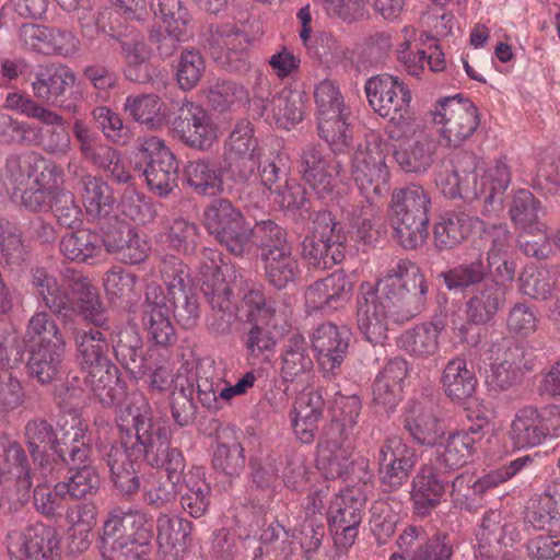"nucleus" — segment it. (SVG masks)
I'll list each match as a JSON object with an SVG mask.
<instances>
[{"label":"nucleus","mask_w":560,"mask_h":560,"mask_svg":"<svg viewBox=\"0 0 560 560\" xmlns=\"http://www.w3.org/2000/svg\"><path fill=\"white\" fill-rule=\"evenodd\" d=\"M132 417V427L136 431V439L139 444V453L152 467L165 466L167 479L173 487H178L183 481L185 459L180 451L170 447V440L165 429L155 428L147 410L136 413L129 412Z\"/></svg>","instance_id":"nucleus-6"},{"label":"nucleus","mask_w":560,"mask_h":560,"mask_svg":"<svg viewBox=\"0 0 560 560\" xmlns=\"http://www.w3.org/2000/svg\"><path fill=\"white\" fill-rule=\"evenodd\" d=\"M62 256L71 261L86 262L100 255L102 245L100 236L86 229L66 233L59 243Z\"/></svg>","instance_id":"nucleus-53"},{"label":"nucleus","mask_w":560,"mask_h":560,"mask_svg":"<svg viewBox=\"0 0 560 560\" xmlns=\"http://www.w3.org/2000/svg\"><path fill=\"white\" fill-rule=\"evenodd\" d=\"M435 447V460L439 469L452 471L471 463L477 454V447L464 433L456 431L444 434L440 438Z\"/></svg>","instance_id":"nucleus-37"},{"label":"nucleus","mask_w":560,"mask_h":560,"mask_svg":"<svg viewBox=\"0 0 560 560\" xmlns=\"http://www.w3.org/2000/svg\"><path fill=\"white\" fill-rule=\"evenodd\" d=\"M365 92L371 107L382 117L401 118L409 108L411 94L398 77L387 73L369 79Z\"/></svg>","instance_id":"nucleus-18"},{"label":"nucleus","mask_w":560,"mask_h":560,"mask_svg":"<svg viewBox=\"0 0 560 560\" xmlns=\"http://www.w3.org/2000/svg\"><path fill=\"white\" fill-rule=\"evenodd\" d=\"M279 364L280 377L284 383L302 382L310 375L313 371V360L304 336L294 334L285 340Z\"/></svg>","instance_id":"nucleus-33"},{"label":"nucleus","mask_w":560,"mask_h":560,"mask_svg":"<svg viewBox=\"0 0 560 560\" xmlns=\"http://www.w3.org/2000/svg\"><path fill=\"white\" fill-rule=\"evenodd\" d=\"M192 532V523L177 515L160 513L156 518V542L165 552L184 551Z\"/></svg>","instance_id":"nucleus-45"},{"label":"nucleus","mask_w":560,"mask_h":560,"mask_svg":"<svg viewBox=\"0 0 560 560\" xmlns=\"http://www.w3.org/2000/svg\"><path fill=\"white\" fill-rule=\"evenodd\" d=\"M527 517L539 529L560 518V481L546 485L539 498L528 506Z\"/></svg>","instance_id":"nucleus-56"},{"label":"nucleus","mask_w":560,"mask_h":560,"mask_svg":"<svg viewBox=\"0 0 560 560\" xmlns=\"http://www.w3.org/2000/svg\"><path fill=\"white\" fill-rule=\"evenodd\" d=\"M432 121L442 143L448 148L464 144L477 130L479 115L469 100L458 96L444 97L431 110Z\"/></svg>","instance_id":"nucleus-9"},{"label":"nucleus","mask_w":560,"mask_h":560,"mask_svg":"<svg viewBox=\"0 0 560 560\" xmlns=\"http://www.w3.org/2000/svg\"><path fill=\"white\" fill-rule=\"evenodd\" d=\"M347 235L329 211L315 214L302 242L303 258L315 268L328 269L345 259Z\"/></svg>","instance_id":"nucleus-8"},{"label":"nucleus","mask_w":560,"mask_h":560,"mask_svg":"<svg viewBox=\"0 0 560 560\" xmlns=\"http://www.w3.org/2000/svg\"><path fill=\"white\" fill-rule=\"evenodd\" d=\"M165 25V32L161 30H151L150 42L158 46L160 52L164 56H171L177 42L185 39L188 27V13L185 11L161 21Z\"/></svg>","instance_id":"nucleus-60"},{"label":"nucleus","mask_w":560,"mask_h":560,"mask_svg":"<svg viewBox=\"0 0 560 560\" xmlns=\"http://www.w3.org/2000/svg\"><path fill=\"white\" fill-rule=\"evenodd\" d=\"M482 259L459 264L441 273L445 287L450 291L464 293L468 289H475L487 279L489 270Z\"/></svg>","instance_id":"nucleus-54"},{"label":"nucleus","mask_w":560,"mask_h":560,"mask_svg":"<svg viewBox=\"0 0 560 560\" xmlns=\"http://www.w3.org/2000/svg\"><path fill=\"white\" fill-rule=\"evenodd\" d=\"M254 110L269 125L290 129L303 119L302 97L298 92L284 90L270 100L253 101Z\"/></svg>","instance_id":"nucleus-28"},{"label":"nucleus","mask_w":560,"mask_h":560,"mask_svg":"<svg viewBox=\"0 0 560 560\" xmlns=\"http://www.w3.org/2000/svg\"><path fill=\"white\" fill-rule=\"evenodd\" d=\"M399 514L387 501H375L371 506L370 526L377 544H385L395 533Z\"/></svg>","instance_id":"nucleus-62"},{"label":"nucleus","mask_w":560,"mask_h":560,"mask_svg":"<svg viewBox=\"0 0 560 560\" xmlns=\"http://www.w3.org/2000/svg\"><path fill=\"white\" fill-rule=\"evenodd\" d=\"M260 155L254 128L247 120L238 121L233 128L224 151V163L232 178L248 183L255 177Z\"/></svg>","instance_id":"nucleus-13"},{"label":"nucleus","mask_w":560,"mask_h":560,"mask_svg":"<svg viewBox=\"0 0 560 560\" xmlns=\"http://www.w3.org/2000/svg\"><path fill=\"white\" fill-rule=\"evenodd\" d=\"M102 242L109 254L116 255L125 264H139L150 252L149 242L144 236L128 223L117 220L104 231Z\"/></svg>","instance_id":"nucleus-25"},{"label":"nucleus","mask_w":560,"mask_h":560,"mask_svg":"<svg viewBox=\"0 0 560 560\" xmlns=\"http://www.w3.org/2000/svg\"><path fill=\"white\" fill-rule=\"evenodd\" d=\"M408 373L406 360H389L377 374L372 388L373 404L384 411H392L401 399L402 384Z\"/></svg>","instance_id":"nucleus-30"},{"label":"nucleus","mask_w":560,"mask_h":560,"mask_svg":"<svg viewBox=\"0 0 560 560\" xmlns=\"http://www.w3.org/2000/svg\"><path fill=\"white\" fill-rule=\"evenodd\" d=\"M65 176L55 183V187L45 197L43 205L30 208L33 212L54 210L55 217L61 226L73 229L82 223L83 212L77 203L74 195L63 187Z\"/></svg>","instance_id":"nucleus-40"},{"label":"nucleus","mask_w":560,"mask_h":560,"mask_svg":"<svg viewBox=\"0 0 560 560\" xmlns=\"http://www.w3.org/2000/svg\"><path fill=\"white\" fill-rule=\"evenodd\" d=\"M477 156L470 152H460L448 163H443L435 175V184L444 196L456 198L460 195L462 173L476 170Z\"/></svg>","instance_id":"nucleus-52"},{"label":"nucleus","mask_w":560,"mask_h":560,"mask_svg":"<svg viewBox=\"0 0 560 560\" xmlns=\"http://www.w3.org/2000/svg\"><path fill=\"white\" fill-rule=\"evenodd\" d=\"M176 136L187 147L210 150L218 141L220 129L212 115L202 106L185 101L173 122Z\"/></svg>","instance_id":"nucleus-15"},{"label":"nucleus","mask_w":560,"mask_h":560,"mask_svg":"<svg viewBox=\"0 0 560 560\" xmlns=\"http://www.w3.org/2000/svg\"><path fill=\"white\" fill-rule=\"evenodd\" d=\"M180 494V505L191 517L199 518L210 506L211 488L202 477L199 467L191 468L183 477V482L174 487Z\"/></svg>","instance_id":"nucleus-41"},{"label":"nucleus","mask_w":560,"mask_h":560,"mask_svg":"<svg viewBox=\"0 0 560 560\" xmlns=\"http://www.w3.org/2000/svg\"><path fill=\"white\" fill-rule=\"evenodd\" d=\"M187 184L199 195L215 196L223 191L222 172L214 161L197 159L184 168Z\"/></svg>","instance_id":"nucleus-47"},{"label":"nucleus","mask_w":560,"mask_h":560,"mask_svg":"<svg viewBox=\"0 0 560 560\" xmlns=\"http://www.w3.org/2000/svg\"><path fill=\"white\" fill-rule=\"evenodd\" d=\"M71 430L72 432L67 431L63 434V444L68 446L70 463L74 466L81 464L83 466L72 468L68 481L61 485L66 486L68 497L82 499L97 491L100 477L93 467L85 465L90 455V438L86 434V428L78 421V425H72Z\"/></svg>","instance_id":"nucleus-11"},{"label":"nucleus","mask_w":560,"mask_h":560,"mask_svg":"<svg viewBox=\"0 0 560 560\" xmlns=\"http://www.w3.org/2000/svg\"><path fill=\"white\" fill-rule=\"evenodd\" d=\"M24 342L27 348L57 347L58 349L65 348L66 346L58 324L51 315L45 311L34 313L28 319L24 334Z\"/></svg>","instance_id":"nucleus-48"},{"label":"nucleus","mask_w":560,"mask_h":560,"mask_svg":"<svg viewBox=\"0 0 560 560\" xmlns=\"http://www.w3.org/2000/svg\"><path fill=\"white\" fill-rule=\"evenodd\" d=\"M28 352L27 366L31 376L42 384L51 383L59 372L65 348H28Z\"/></svg>","instance_id":"nucleus-57"},{"label":"nucleus","mask_w":560,"mask_h":560,"mask_svg":"<svg viewBox=\"0 0 560 560\" xmlns=\"http://www.w3.org/2000/svg\"><path fill=\"white\" fill-rule=\"evenodd\" d=\"M483 230V221L464 211H445L433 228L434 244L440 250L453 249Z\"/></svg>","instance_id":"nucleus-24"},{"label":"nucleus","mask_w":560,"mask_h":560,"mask_svg":"<svg viewBox=\"0 0 560 560\" xmlns=\"http://www.w3.org/2000/svg\"><path fill=\"white\" fill-rule=\"evenodd\" d=\"M508 436L516 448L535 447L544 443L541 413L532 406L517 410L511 421Z\"/></svg>","instance_id":"nucleus-44"},{"label":"nucleus","mask_w":560,"mask_h":560,"mask_svg":"<svg viewBox=\"0 0 560 560\" xmlns=\"http://www.w3.org/2000/svg\"><path fill=\"white\" fill-rule=\"evenodd\" d=\"M446 481L432 464H423L412 478L410 500L415 513L428 516L441 502L445 492Z\"/></svg>","instance_id":"nucleus-29"},{"label":"nucleus","mask_w":560,"mask_h":560,"mask_svg":"<svg viewBox=\"0 0 560 560\" xmlns=\"http://www.w3.org/2000/svg\"><path fill=\"white\" fill-rule=\"evenodd\" d=\"M404 425L412 440L420 445H436L443 435L442 427L433 408L419 401H411L406 407Z\"/></svg>","instance_id":"nucleus-35"},{"label":"nucleus","mask_w":560,"mask_h":560,"mask_svg":"<svg viewBox=\"0 0 560 560\" xmlns=\"http://www.w3.org/2000/svg\"><path fill=\"white\" fill-rule=\"evenodd\" d=\"M318 135L335 153L345 152L352 140V130L348 124V112H332L318 116Z\"/></svg>","instance_id":"nucleus-55"},{"label":"nucleus","mask_w":560,"mask_h":560,"mask_svg":"<svg viewBox=\"0 0 560 560\" xmlns=\"http://www.w3.org/2000/svg\"><path fill=\"white\" fill-rule=\"evenodd\" d=\"M71 291L72 312L78 311L84 320L98 328L107 326V310L101 301L97 289L89 278L73 273L69 279Z\"/></svg>","instance_id":"nucleus-32"},{"label":"nucleus","mask_w":560,"mask_h":560,"mask_svg":"<svg viewBox=\"0 0 560 560\" xmlns=\"http://www.w3.org/2000/svg\"><path fill=\"white\" fill-rule=\"evenodd\" d=\"M441 327L435 323H425L406 331L401 338V346L412 355L425 358L439 350V336Z\"/></svg>","instance_id":"nucleus-58"},{"label":"nucleus","mask_w":560,"mask_h":560,"mask_svg":"<svg viewBox=\"0 0 560 560\" xmlns=\"http://www.w3.org/2000/svg\"><path fill=\"white\" fill-rule=\"evenodd\" d=\"M148 307L143 322L150 338L156 345L167 346L175 341V329L171 323V306L159 285H149L147 290Z\"/></svg>","instance_id":"nucleus-31"},{"label":"nucleus","mask_w":560,"mask_h":560,"mask_svg":"<svg viewBox=\"0 0 560 560\" xmlns=\"http://www.w3.org/2000/svg\"><path fill=\"white\" fill-rule=\"evenodd\" d=\"M240 311L248 322H261L273 329H285L292 317V306L283 295L266 299L257 287L248 288L241 302Z\"/></svg>","instance_id":"nucleus-21"},{"label":"nucleus","mask_w":560,"mask_h":560,"mask_svg":"<svg viewBox=\"0 0 560 560\" xmlns=\"http://www.w3.org/2000/svg\"><path fill=\"white\" fill-rule=\"evenodd\" d=\"M65 176L63 167L35 151L11 153L5 160L3 183L26 209L39 207Z\"/></svg>","instance_id":"nucleus-2"},{"label":"nucleus","mask_w":560,"mask_h":560,"mask_svg":"<svg viewBox=\"0 0 560 560\" xmlns=\"http://www.w3.org/2000/svg\"><path fill=\"white\" fill-rule=\"evenodd\" d=\"M351 332L346 326L327 322L318 325L312 335V347L320 371L329 376L341 368L348 353Z\"/></svg>","instance_id":"nucleus-20"},{"label":"nucleus","mask_w":560,"mask_h":560,"mask_svg":"<svg viewBox=\"0 0 560 560\" xmlns=\"http://www.w3.org/2000/svg\"><path fill=\"white\" fill-rule=\"evenodd\" d=\"M139 143L140 150L149 159L143 171L149 189L160 197L167 196L177 185L178 163L175 155L164 140L155 136L143 137Z\"/></svg>","instance_id":"nucleus-14"},{"label":"nucleus","mask_w":560,"mask_h":560,"mask_svg":"<svg viewBox=\"0 0 560 560\" xmlns=\"http://www.w3.org/2000/svg\"><path fill=\"white\" fill-rule=\"evenodd\" d=\"M340 168V163L325 154L320 145L308 143L301 151L299 171L319 198L332 191Z\"/></svg>","instance_id":"nucleus-22"},{"label":"nucleus","mask_w":560,"mask_h":560,"mask_svg":"<svg viewBox=\"0 0 560 560\" xmlns=\"http://www.w3.org/2000/svg\"><path fill=\"white\" fill-rule=\"evenodd\" d=\"M435 150V140L428 135H422L407 147L397 149L394 155L404 171L422 173L432 165Z\"/></svg>","instance_id":"nucleus-51"},{"label":"nucleus","mask_w":560,"mask_h":560,"mask_svg":"<svg viewBox=\"0 0 560 560\" xmlns=\"http://www.w3.org/2000/svg\"><path fill=\"white\" fill-rule=\"evenodd\" d=\"M81 198L86 213L93 218L107 217L115 202L107 183L92 174L81 176Z\"/></svg>","instance_id":"nucleus-50"},{"label":"nucleus","mask_w":560,"mask_h":560,"mask_svg":"<svg viewBox=\"0 0 560 560\" xmlns=\"http://www.w3.org/2000/svg\"><path fill=\"white\" fill-rule=\"evenodd\" d=\"M416 450L400 436H387L377 454L378 476L382 486L398 490L409 478L417 464Z\"/></svg>","instance_id":"nucleus-16"},{"label":"nucleus","mask_w":560,"mask_h":560,"mask_svg":"<svg viewBox=\"0 0 560 560\" xmlns=\"http://www.w3.org/2000/svg\"><path fill=\"white\" fill-rule=\"evenodd\" d=\"M243 217L228 199H215L203 211V224L207 231L217 240Z\"/></svg>","instance_id":"nucleus-61"},{"label":"nucleus","mask_w":560,"mask_h":560,"mask_svg":"<svg viewBox=\"0 0 560 560\" xmlns=\"http://www.w3.org/2000/svg\"><path fill=\"white\" fill-rule=\"evenodd\" d=\"M477 377L464 358H453L444 366L441 375L442 388L454 401H464L476 390Z\"/></svg>","instance_id":"nucleus-42"},{"label":"nucleus","mask_w":560,"mask_h":560,"mask_svg":"<svg viewBox=\"0 0 560 560\" xmlns=\"http://www.w3.org/2000/svg\"><path fill=\"white\" fill-rule=\"evenodd\" d=\"M0 506L8 512L22 508L30 499L33 470L22 444L8 434L0 438Z\"/></svg>","instance_id":"nucleus-5"},{"label":"nucleus","mask_w":560,"mask_h":560,"mask_svg":"<svg viewBox=\"0 0 560 560\" xmlns=\"http://www.w3.org/2000/svg\"><path fill=\"white\" fill-rule=\"evenodd\" d=\"M138 277L120 268H113L106 272L104 288L109 299L130 302L139 295Z\"/></svg>","instance_id":"nucleus-64"},{"label":"nucleus","mask_w":560,"mask_h":560,"mask_svg":"<svg viewBox=\"0 0 560 560\" xmlns=\"http://www.w3.org/2000/svg\"><path fill=\"white\" fill-rule=\"evenodd\" d=\"M101 329L96 327L74 332L75 357L86 372V386L103 406L110 407L119 401L121 392L117 387V370L108 359V341Z\"/></svg>","instance_id":"nucleus-3"},{"label":"nucleus","mask_w":560,"mask_h":560,"mask_svg":"<svg viewBox=\"0 0 560 560\" xmlns=\"http://www.w3.org/2000/svg\"><path fill=\"white\" fill-rule=\"evenodd\" d=\"M431 198L423 187L410 185L392 194L388 219L400 245L415 249L428 236Z\"/></svg>","instance_id":"nucleus-4"},{"label":"nucleus","mask_w":560,"mask_h":560,"mask_svg":"<svg viewBox=\"0 0 560 560\" xmlns=\"http://www.w3.org/2000/svg\"><path fill=\"white\" fill-rule=\"evenodd\" d=\"M265 276L276 289H284L293 282L299 272L298 260L292 256L291 247H280L261 253Z\"/></svg>","instance_id":"nucleus-46"},{"label":"nucleus","mask_w":560,"mask_h":560,"mask_svg":"<svg viewBox=\"0 0 560 560\" xmlns=\"http://www.w3.org/2000/svg\"><path fill=\"white\" fill-rule=\"evenodd\" d=\"M491 359L506 364L521 373L533 369L534 359L532 352L518 341L511 338H501L493 341L490 348Z\"/></svg>","instance_id":"nucleus-59"},{"label":"nucleus","mask_w":560,"mask_h":560,"mask_svg":"<svg viewBox=\"0 0 560 560\" xmlns=\"http://www.w3.org/2000/svg\"><path fill=\"white\" fill-rule=\"evenodd\" d=\"M58 540L54 528L36 523L22 530H12L7 548L19 560H56Z\"/></svg>","instance_id":"nucleus-19"},{"label":"nucleus","mask_w":560,"mask_h":560,"mask_svg":"<svg viewBox=\"0 0 560 560\" xmlns=\"http://www.w3.org/2000/svg\"><path fill=\"white\" fill-rule=\"evenodd\" d=\"M31 284L36 295L54 314L66 315L72 312L69 280L61 284L45 268L36 267L31 271Z\"/></svg>","instance_id":"nucleus-34"},{"label":"nucleus","mask_w":560,"mask_h":560,"mask_svg":"<svg viewBox=\"0 0 560 560\" xmlns=\"http://www.w3.org/2000/svg\"><path fill=\"white\" fill-rule=\"evenodd\" d=\"M540 202L526 189L518 190L513 198L510 214L513 222L522 230L540 225L538 221Z\"/></svg>","instance_id":"nucleus-63"},{"label":"nucleus","mask_w":560,"mask_h":560,"mask_svg":"<svg viewBox=\"0 0 560 560\" xmlns=\"http://www.w3.org/2000/svg\"><path fill=\"white\" fill-rule=\"evenodd\" d=\"M103 530V541H109L113 536H117L150 547L153 537L150 517L137 509H114L105 521Z\"/></svg>","instance_id":"nucleus-26"},{"label":"nucleus","mask_w":560,"mask_h":560,"mask_svg":"<svg viewBox=\"0 0 560 560\" xmlns=\"http://www.w3.org/2000/svg\"><path fill=\"white\" fill-rule=\"evenodd\" d=\"M23 439L34 464H38L39 467L43 468L48 463L47 450L54 451L67 460L55 429L45 419L28 420L23 429Z\"/></svg>","instance_id":"nucleus-36"},{"label":"nucleus","mask_w":560,"mask_h":560,"mask_svg":"<svg viewBox=\"0 0 560 560\" xmlns=\"http://www.w3.org/2000/svg\"><path fill=\"white\" fill-rule=\"evenodd\" d=\"M247 36L234 30L223 31L214 37L210 46L213 59L230 71H241L246 68Z\"/></svg>","instance_id":"nucleus-39"},{"label":"nucleus","mask_w":560,"mask_h":560,"mask_svg":"<svg viewBox=\"0 0 560 560\" xmlns=\"http://www.w3.org/2000/svg\"><path fill=\"white\" fill-rule=\"evenodd\" d=\"M365 498L353 489H346L330 502L327 521L335 546L348 550L355 542L363 518Z\"/></svg>","instance_id":"nucleus-12"},{"label":"nucleus","mask_w":560,"mask_h":560,"mask_svg":"<svg viewBox=\"0 0 560 560\" xmlns=\"http://www.w3.org/2000/svg\"><path fill=\"white\" fill-rule=\"evenodd\" d=\"M398 551L388 560H451L454 548L446 535L429 539L422 526L408 525L398 535Z\"/></svg>","instance_id":"nucleus-17"},{"label":"nucleus","mask_w":560,"mask_h":560,"mask_svg":"<svg viewBox=\"0 0 560 560\" xmlns=\"http://www.w3.org/2000/svg\"><path fill=\"white\" fill-rule=\"evenodd\" d=\"M19 39L26 49L47 56L68 57L79 49V39L71 32L32 23L20 27Z\"/></svg>","instance_id":"nucleus-23"},{"label":"nucleus","mask_w":560,"mask_h":560,"mask_svg":"<svg viewBox=\"0 0 560 560\" xmlns=\"http://www.w3.org/2000/svg\"><path fill=\"white\" fill-rule=\"evenodd\" d=\"M427 292L423 275L408 259L393 264L375 285L363 282L357 299V324L363 338L383 343L392 325L406 323L422 311Z\"/></svg>","instance_id":"nucleus-1"},{"label":"nucleus","mask_w":560,"mask_h":560,"mask_svg":"<svg viewBox=\"0 0 560 560\" xmlns=\"http://www.w3.org/2000/svg\"><path fill=\"white\" fill-rule=\"evenodd\" d=\"M220 264L219 250L202 249L198 266V282L212 310L209 326L215 332L229 330L233 317L232 290L222 275Z\"/></svg>","instance_id":"nucleus-7"},{"label":"nucleus","mask_w":560,"mask_h":560,"mask_svg":"<svg viewBox=\"0 0 560 560\" xmlns=\"http://www.w3.org/2000/svg\"><path fill=\"white\" fill-rule=\"evenodd\" d=\"M506 290V285L495 279H488L470 290L465 303L467 322L476 325L490 322L505 304Z\"/></svg>","instance_id":"nucleus-27"},{"label":"nucleus","mask_w":560,"mask_h":560,"mask_svg":"<svg viewBox=\"0 0 560 560\" xmlns=\"http://www.w3.org/2000/svg\"><path fill=\"white\" fill-rule=\"evenodd\" d=\"M112 480L116 489L124 495H132L140 488V479L136 470V462L125 444L113 445L106 453Z\"/></svg>","instance_id":"nucleus-43"},{"label":"nucleus","mask_w":560,"mask_h":560,"mask_svg":"<svg viewBox=\"0 0 560 560\" xmlns=\"http://www.w3.org/2000/svg\"><path fill=\"white\" fill-rule=\"evenodd\" d=\"M351 176L365 196H381L389 180L386 155L375 137L359 142L350 158Z\"/></svg>","instance_id":"nucleus-10"},{"label":"nucleus","mask_w":560,"mask_h":560,"mask_svg":"<svg viewBox=\"0 0 560 560\" xmlns=\"http://www.w3.org/2000/svg\"><path fill=\"white\" fill-rule=\"evenodd\" d=\"M124 109L136 121L151 129L162 127L168 116L165 103L156 94L130 95L126 98Z\"/></svg>","instance_id":"nucleus-49"},{"label":"nucleus","mask_w":560,"mask_h":560,"mask_svg":"<svg viewBox=\"0 0 560 560\" xmlns=\"http://www.w3.org/2000/svg\"><path fill=\"white\" fill-rule=\"evenodd\" d=\"M75 82V74L65 65L52 63L40 67L35 73L32 89L35 97L49 103L62 96Z\"/></svg>","instance_id":"nucleus-38"}]
</instances>
